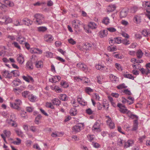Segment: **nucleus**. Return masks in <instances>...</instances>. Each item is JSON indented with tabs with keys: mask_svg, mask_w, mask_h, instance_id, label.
Instances as JSON below:
<instances>
[{
	"mask_svg": "<svg viewBox=\"0 0 150 150\" xmlns=\"http://www.w3.org/2000/svg\"><path fill=\"white\" fill-rule=\"evenodd\" d=\"M16 119L15 115L14 113H11L7 119L6 122L9 125L16 127L17 126V124L15 121Z\"/></svg>",
	"mask_w": 150,
	"mask_h": 150,
	"instance_id": "nucleus-1",
	"label": "nucleus"
},
{
	"mask_svg": "<svg viewBox=\"0 0 150 150\" xmlns=\"http://www.w3.org/2000/svg\"><path fill=\"white\" fill-rule=\"evenodd\" d=\"M34 17L36 19L37 24L38 25H41L44 23V17L42 14L37 13L34 15Z\"/></svg>",
	"mask_w": 150,
	"mask_h": 150,
	"instance_id": "nucleus-2",
	"label": "nucleus"
},
{
	"mask_svg": "<svg viewBox=\"0 0 150 150\" xmlns=\"http://www.w3.org/2000/svg\"><path fill=\"white\" fill-rule=\"evenodd\" d=\"M84 125L82 123H78L74 126L72 128V132L74 133L80 132L83 128Z\"/></svg>",
	"mask_w": 150,
	"mask_h": 150,
	"instance_id": "nucleus-3",
	"label": "nucleus"
},
{
	"mask_svg": "<svg viewBox=\"0 0 150 150\" xmlns=\"http://www.w3.org/2000/svg\"><path fill=\"white\" fill-rule=\"evenodd\" d=\"M92 130L94 133L99 132L101 131L99 122L97 121L94 123L92 127Z\"/></svg>",
	"mask_w": 150,
	"mask_h": 150,
	"instance_id": "nucleus-4",
	"label": "nucleus"
},
{
	"mask_svg": "<svg viewBox=\"0 0 150 150\" xmlns=\"http://www.w3.org/2000/svg\"><path fill=\"white\" fill-rule=\"evenodd\" d=\"M0 18L5 21L4 23L6 24L11 23L13 22L12 19L7 16H0Z\"/></svg>",
	"mask_w": 150,
	"mask_h": 150,
	"instance_id": "nucleus-5",
	"label": "nucleus"
},
{
	"mask_svg": "<svg viewBox=\"0 0 150 150\" xmlns=\"http://www.w3.org/2000/svg\"><path fill=\"white\" fill-rule=\"evenodd\" d=\"M117 106L119 108V110L121 113L125 114L127 111L128 110L127 109L126 106L121 103H118Z\"/></svg>",
	"mask_w": 150,
	"mask_h": 150,
	"instance_id": "nucleus-6",
	"label": "nucleus"
},
{
	"mask_svg": "<svg viewBox=\"0 0 150 150\" xmlns=\"http://www.w3.org/2000/svg\"><path fill=\"white\" fill-rule=\"evenodd\" d=\"M107 117L108 118V120L106 121L107 125L111 129H113L115 127V125L114 123L112 121L111 119L108 116Z\"/></svg>",
	"mask_w": 150,
	"mask_h": 150,
	"instance_id": "nucleus-7",
	"label": "nucleus"
},
{
	"mask_svg": "<svg viewBox=\"0 0 150 150\" xmlns=\"http://www.w3.org/2000/svg\"><path fill=\"white\" fill-rule=\"evenodd\" d=\"M128 11L126 8H123L122 10L120 13V18H124L126 17L128 14Z\"/></svg>",
	"mask_w": 150,
	"mask_h": 150,
	"instance_id": "nucleus-8",
	"label": "nucleus"
},
{
	"mask_svg": "<svg viewBox=\"0 0 150 150\" xmlns=\"http://www.w3.org/2000/svg\"><path fill=\"white\" fill-rule=\"evenodd\" d=\"M80 21L77 19L74 20L72 22V26L75 29H78L80 25Z\"/></svg>",
	"mask_w": 150,
	"mask_h": 150,
	"instance_id": "nucleus-9",
	"label": "nucleus"
},
{
	"mask_svg": "<svg viewBox=\"0 0 150 150\" xmlns=\"http://www.w3.org/2000/svg\"><path fill=\"white\" fill-rule=\"evenodd\" d=\"M17 60L20 64H22L24 62V59L23 55L22 54H19L17 55Z\"/></svg>",
	"mask_w": 150,
	"mask_h": 150,
	"instance_id": "nucleus-10",
	"label": "nucleus"
},
{
	"mask_svg": "<svg viewBox=\"0 0 150 150\" xmlns=\"http://www.w3.org/2000/svg\"><path fill=\"white\" fill-rule=\"evenodd\" d=\"M134 143V140L131 139L128 140L127 142L125 141V144H124V147L125 148H127L132 146Z\"/></svg>",
	"mask_w": 150,
	"mask_h": 150,
	"instance_id": "nucleus-11",
	"label": "nucleus"
},
{
	"mask_svg": "<svg viewBox=\"0 0 150 150\" xmlns=\"http://www.w3.org/2000/svg\"><path fill=\"white\" fill-rule=\"evenodd\" d=\"M52 36L50 35H46L44 36L45 41L48 42H50L53 39Z\"/></svg>",
	"mask_w": 150,
	"mask_h": 150,
	"instance_id": "nucleus-12",
	"label": "nucleus"
},
{
	"mask_svg": "<svg viewBox=\"0 0 150 150\" xmlns=\"http://www.w3.org/2000/svg\"><path fill=\"white\" fill-rule=\"evenodd\" d=\"M133 21L134 23L137 24L140 23L141 22V17L140 15H135L133 18Z\"/></svg>",
	"mask_w": 150,
	"mask_h": 150,
	"instance_id": "nucleus-13",
	"label": "nucleus"
},
{
	"mask_svg": "<svg viewBox=\"0 0 150 150\" xmlns=\"http://www.w3.org/2000/svg\"><path fill=\"white\" fill-rule=\"evenodd\" d=\"M77 100L78 103L83 106H85L87 104V102L85 101L80 96L78 97Z\"/></svg>",
	"mask_w": 150,
	"mask_h": 150,
	"instance_id": "nucleus-14",
	"label": "nucleus"
},
{
	"mask_svg": "<svg viewBox=\"0 0 150 150\" xmlns=\"http://www.w3.org/2000/svg\"><path fill=\"white\" fill-rule=\"evenodd\" d=\"M2 75L6 78H10L12 76L11 72H10L8 71H3Z\"/></svg>",
	"mask_w": 150,
	"mask_h": 150,
	"instance_id": "nucleus-15",
	"label": "nucleus"
},
{
	"mask_svg": "<svg viewBox=\"0 0 150 150\" xmlns=\"http://www.w3.org/2000/svg\"><path fill=\"white\" fill-rule=\"evenodd\" d=\"M22 78L24 80L28 82H29L30 81H31L32 82L34 81V80L33 78L28 75L26 76H22Z\"/></svg>",
	"mask_w": 150,
	"mask_h": 150,
	"instance_id": "nucleus-16",
	"label": "nucleus"
},
{
	"mask_svg": "<svg viewBox=\"0 0 150 150\" xmlns=\"http://www.w3.org/2000/svg\"><path fill=\"white\" fill-rule=\"evenodd\" d=\"M140 71L142 74L143 75H147L150 73V70L146 68V69L142 68L140 69Z\"/></svg>",
	"mask_w": 150,
	"mask_h": 150,
	"instance_id": "nucleus-17",
	"label": "nucleus"
},
{
	"mask_svg": "<svg viewBox=\"0 0 150 150\" xmlns=\"http://www.w3.org/2000/svg\"><path fill=\"white\" fill-rule=\"evenodd\" d=\"M96 67L97 69L103 71H106L107 69L105 66L99 64L96 65Z\"/></svg>",
	"mask_w": 150,
	"mask_h": 150,
	"instance_id": "nucleus-18",
	"label": "nucleus"
},
{
	"mask_svg": "<svg viewBox=\"0 0 150 150\" xmlns=\"http://www.w3.org/2000/svg\"><path fill=\"white\" fill-rule=\"evenodd\" d=\"M88 26L89 28L93 30L96 29L98 27V25L93 22H90Z\"/></svg>",
	"mask_w": 150,
	"mask_h": 150,
	"instance_id": "nucleus-19",
	"label": "nucleus"
},
{
	"mask_svg": "<svg viewBox=\"0 0 150 150\" xmlns=\"http://www.w3.org/2000/svg\"><path fill=\"white\" fill-rule=\"evenodd\" d=\"M116 8V6L115 4H110L108 7L107 12H111L114 11Z\"/></svg>",
	"mask_w": 150,
	"mask_h": 150,
	"instance_id": "nucleus-20",
	"label": "nucleus"
},
{
	"mask_svg": "<svg viewBox=\"0 0 150 150\" xmlns=\"http://www.w3.org/2000/svg\"><path fill=\"white\" fill-rule=\"evenodd\" d=\"M52 103L54 105L59 106L61 104V101L57 98H54L51 100Z\"/></svg>",
	"mask_w": 150,
	"mask_h": 150,
	"instance_id": "nucleus-21",
	"label": "nucleus"
},
{
	"mask_svg": "<svg viewBox=\"0 0 150 150\" xmlns=\"http://www.w3.org/2000/svg\"><path fill=\"white\" fill-rule=\"evenodd\" d=\"M26 68L27 69L29 70H32L33 69V63L31 61H29L27 62L26 64Z\"/></svg>",
	"mask_w": 150,
	"mask_h": 150,
	"instance_id": "nucleus-22",
	"label": "nucleus"
},
{
	"mask_svg": "<svg viewBox=\"0 0 150 150\" xmlns=\"http://www.w3.org/2000/svg\"><path fill=\"white\" fill-rule=\"evenodd\" d=\"M99 34L100 37L103 38L106 36L107 35V31L105 30H101L99 32Z\"/></svg>",
	"mask_w": 150,
	"mask_h": 150,
	"instance_id": "nucleus-23",
	"label": "nucleus"
},
{
	"mask_svg": "<svg viewBox=\"0 0 150 150\" xmlns=\"http://www.w3.org/2000/svg\"><path fill=\"white\" fill-rule=\"evenodd\" d=\"M23 23L25 25H29L32 24V22L30 19L25 18L22 20Z\"/></svg>",
	"mask_w": 150,
	"mask_h": 150,
	"instance_id": "nucleus-24",
	"label": "nucleus"
},
{
	"mask_svg": "<svg viewBox=\"0 0 150 150\" xmlns=\"http://www.w3.org/2000/svg\"><path fill=\"white\" fill-rule=\"evenodd\" d=\"M17 103L15 102L14 103H13L12 102H10V106L11 108L19 110L20 109V107Z\"/></svg>",
	"mask_w": 150,
	"mask_h": 150,
	"instance_id": "nucleus-25",
	"label": "nucleus"
},
{
	"mask_svg": "<svg viewBox=\"0 0 150 150\" xmlns=\"http://www.w3.org/2000/svg\"><path fill=\"white\" fill-rule=\"evenodd\" d=\"M21 83V80L19 79H16L12 82V85L14 86H16L20 85Z\"/></svg>",
	"mask_w": 150,
	"mask_h": 150,
	"instance_id": "nucleus-26",
	"label": "nucleus"
},
{
	"mask_svg": "<svg viewBox=\"0 0 150 150\" xmlns=\"http://www.w3.org/2000/svg\"><path fill=\"white\" fill-rule=\"evenodd\" d=\"M125 140H123L121 138H119L117 141V144L120 146H124Z\"/></svg>",
	"mask_w": 150,
	"mask_h": 150,
	"instance_id": "nucleus-27",
	"label": "nucleus"
},
{
	"mask_svg": "<svg viewBox=\"0 0 150 150\" xmlns=\"http://www.w3.org/2000/svg\"><path fill=\"white\" fill-rule=\"evenodd\" d=\"M138 119L137 118L136 120H134V124L132 130L135 131L136 130L138 127Z\"/></svg>",
	"mask_w": 150,
	"mask_h": 150,
	"instance_id": "nucleus-28",
	"label": "nucleus"
},
{
	"mask_svg": "<svg viewBox=\"0 0 150 150\" xmlns=\"http://www.w3.org/2000/svg\"><path fill=\"white\" fill-rule=\"evenodd\" d=\"M59 98L61 100L64 101H66L68 100L67 96L65 94H60Z\"/></svg>",
	"mask_w": 150,
	"mask_h": 150,
	"instance_id": "nucleus-29",
	"label": "nucleus"
},
{
	"mask_svg": "<svg viewBox=\"0 0 150 150\" xmlns=\"http://www.w3.org/2000/svg\"><path fill=\"white\" fill-rule=\"evenodd\" d=\"M142 34L145 37H149L150 36V32L148 30H144L142 31Z\"/></svg>",
	"mask_w": 150,
	"mask_h": 150,
	"instance_id": "nucleus-30",
	"label": "nucleus"
},
{
	"mask_svg": "<svg viewBox=\"0 0 150 150\" xmlns=\"http://www.w3.org/2000/svg\"><path fill=\"white\" fill-rule=\"evenodd\" d=\"M28 98L30 101L34 102L35 101L37 98L36 96H34L33 94H30Z\"/></svg>",
	"mask_w": 150,
	"mask_h": 150,
	"instance_id": "nucleus-31",
	"label": "nucleus"
},
{
	"mask_svg": "<svg viewBox=\"0 0 150 150\" xmlns=\"http://www.w3.org/2000/svg\"><path fill=\"white\" fill-rule=\"evenodd\" d=\"M35 65L37 68H41L43 67V62L41 61H36Z\"/></svg>",
	"mask_w": 150,
	"mask_h": 150,
	"instance_id": "nucleus-32",
	"label": "nucleus"
},
{
	"mask_svg": "<svg viewBox=\"0 0 150 150\" xmlns=\"http://www.w3.org/2000/svg\"><path fill=\"white\" fill-rule=\"evenodd\" d=\"M4 2L6 4L10 7H13L14 5V4L13 2L11 1L8 0H4Z\"/></svg>",
	"mask_w": 150,
	"mask_h": 150,
	"instance_id": "nucleus-33",
	"label": "nucleus"
},
{
	"mask_svg": "<svg viewBox=\"0 0 150 150\" xmlns=\"http://www.w3.org/2000/svg\"><path fill=\"white\" fill-rule=\"evenodd\" d=\"M125 114H127V115L129 117H132L133 118H135L136 119L138 118V117L134 115L133 114L132 112L129 110H127V111L126 112Z\"/></svg>",
	"mask_w": 150,
	"mask_h": 150,
	"instance_id": "nucleus-34",
	"label": "nucleus"
},
{
	"mask_svg": "<svg viewBox=\"0 0 150 150\" xmlns=\"http://www.w3.org/2000/svg\"><path fill=\"white\" fill-rule=\"evenodd\" d=\"M16 132L17 134L19 136L23 138L24 137L25 135L23 134V132L20 130L18 129L17 130H16Z\"/></svg>",
	"mask_w": 150,
	"mask_h": 150,
	"instance_id": "nucleus-35",
	"label": "nucleus"
},
{
	"mask_svg": "<svg viewBox=\"0 0 150 150\" xmlns=\"http://www.w3.org/2000/svg\"><path fill=\"white\" fill-rule=\"evenodd\" d=\"M127 39L125 38L122 40V43L126 45H129L130 43V42Z\"/></svg>",
	"mask_w": 150,
	"mask_h": 150,
	"instance_id": "nucleus-36",
	"label": "nucleus"
},
{
	"mask_svg": "<svg viewBox=\"0 0 150 150\" xmlns=\"http://www.w3.org/2000/svg\"><path fill=\"white\" fill-rule=\"evenodd\" d=\"M45 55L47 57L52 58L53 56V54L50 52L47 51L44 53Z\"/></svg>",
	"mask_w": 150,
	"mask_h": 150,
	"instance_id": "nucleus-37",
	"label": "nucleus"
},
{
	"mask_svg": "<svg viewBox=\"0 0 150 150\" xmlns=\"http://www.w3.org/2000/svg\"><path fill=\"white\" fill-rule=\"evenodd\" d=\"M102 23L105 25H108L110 23V19L108 17H105L102 21Z\"/></svg>",
	"mask_w": 150,
	"mask_h": 150,
	"instance_id": "nucleus-38",
	"label": "nucleus"
},
{
	"mask_svg": "<svg viewBox=\"0 0 150 150\" xmlns=\"http://www.w3.org/2000/svg\"><path fill=\"white\" fill-rule=\"evenodd\" d=\"M70 113L71 115H75L77 113L76 109L75 108H72L70 111Z\"/></svg>",
	"mask_w": 150,
	"mask_h": 150,
	"instance_id": "nucleus-39",
	"label": "nucleus"
},
{
	"mask_svg": "<svg viewBox=\"0 0 150 150\" xmlns=\"http://www.w3.org/2000/svg\"><path fill=\"white\" fill-rule=\"evenodd\" d=\"M136 55L138 58H142L143 55V53L141 50H139L136 52Z\"/></svg>",
	"mask_w": 150,
	"mask_h": 150,
	"instance_id": "nucleus-40",
	"label": "nucleus"
},
{
	"mask_svg": "<svg viewBox=\"0 0 150 150\" xmlns=\"http://www.w3.org/2000/svg\"><path fill=\"white\" fill-rule=\"evenodd\" d=\"M115 42L117 44H120L122 43V40L120 37H117L114 38Z\"/></svg>",
	"mask_w": 150,
	"mask_h": 150,
	"instance_id": "nucleus-41",
	"label": "nucleus"
},
{
	"mask_svg": "<svg viewBox=\"0 0 150 150\" xmlns=\"http://www.w3.org/2000/svg\"><path fill=\"white\" fill-rule=\"evenodd\" d=\"M38 30L40 32H44L47 30V28L45 26H41L37 28Z\"/></svg>",
	"mask_w": 150,
	"mask_h": 150,
	"instance_id": "nucleus-42",
	"label": "nucleus"
},
{
	"mask_svg": "<svg viewBox=\"0 0 150 150\" xmlns=\"http://www.w3.org/2000/svg\"><path fill=\"white\" fill-rule=\"evenodd\" d=\"M124 77L125 78L131 79L132 80H134V77L133 76L132 74H125L124 75Z\"/></svg>",
	"mask_w": 150,
	"mask_h": 150,
	"instance_id": "nucleus-43",
	"label": "nucleus"
},
{
	"mask_svg": "<svg viewBox=\"0 0 150 150\" xmlns=\"http://www.w3.org/2000/svg\"><path fill=\"white\" fill-rule=\"evenodd\" d=\"M17 41H18L20 44H22L25 42V39L24 38L21 37H18L16 39Z\"/></svg>",
	"mask_w": 150,
	"mask_h": 150,
	"instance_id": "nucleus-44",
	"label": "nucleus"
},
{
	"mask_svg": "<svg viewBox=\"0 0 150 150\" xmlns=\"http://www.w3.org/2000/svg\"><path fill=\"white\" fill-rule=\"evenodd\" d=\"M22 96L24 97L28 98L30 94V93L29 91H25L22 92Z\"/></svg>",
	"mask_w": 150,
	"mask_h": 150,
	"instance_id": "nucleus-45",
	"label": "nucleus"
},
{
	"mask_svg": "<svg viewBox=\"0 0 150 150\" xmlns=\"http://www.w3.org/2000/svg\"><path fill=\"white\" fill-rule=\"evenodd\" d=\"M60 85L63 86L64 88H67L69 86L68 84L65 81H61L60 82Z\"/></svg>",
	"mask_w": 150,
	"mask_h": 150,
	"instance_id": "nucleus-46",
	"label": "nucleus"
},
{
	"mask_svg": "<svg viewBox=\"0 0 150 150\" xmlns=\"http://www.w3.org/2000/svg\"><path fill=\"white\" fill-rule=\"evenodd\" d=\"M42 117V116L40 114H39L37 115L35 118V122L36 124H38L39 123V120L41 119Z\"/></svg>",
	"mask_w": 150,
	"mask_h": 150,
	"instance_id": "nucleus-47",
	"label": "nucleus"
},
{
	"mask_svg": "<svg viewBox=\"0 0 150 150\" xmlns=\"http://www.w3.org/2000/svg\"><path fill=\"white\" fill-rule=\"evenodd\" d=\"M45 106L46 107L50 108L52 109H53L54 108L52 104L50 102H47L46 103Z\"/></svg>",
	"mask_w": 150,
	"mask_h": 150,
	"instance_id": "nucleus-48",
	"label": "nucleus"
},
{
	"mask_svg": "<svg viewBox=\"0 0 150 150\" xmlns=\"http://www.w3.org/2000/svg\"><path fill=\"white\" fill-rule=\"evenodd\" d=\"M16 140L13 142L14 144L16 145H19L21 143V140L18 138H16Z\"/></svg>",
	"mask_w": 150,
	"mask_h": 150,
	"instance_id": "nucleus-49",
	"label": "nucleus"
},
{
	"mask_svg": "<svg viewBox=\"0 0 150 150\" xmlns=\"http://www.w3.org/2000/svg\"><path fill=\"white\" fill-rule=\"evenodd\" d=\"M115 66L119 71H122V67L120 64L117 63H116L115 64Z\"/></svg>",
	"mask_w": 150,
	"mask_h": 150,
	"instance_id": "nucleus-50",
	"label": "nucleus"
},
{
	"mask_svg": "<svg viewBox=\"0 0 150 150\" xmlns=\"http://www.w3.org/2000/svg\"><path fill=\"white\" fill-rule=\"evenodd\" d=\"M11 73H13V74L14 76L17 77L19 75V71L17 70H15L14 71H12L11 72Z\"/></svg>",
	"mask_w": 150,
	"mask_h": 150,
	"instance_id": "nucleus-51",
	"label": "nucleus"
},
{
	"mask_svg": "<svg viewBox=\"0 0 150 150\" xmlns=\"http://www.w3.org/2000/svg\"><path fill=\"white\" fill-rule=\"evenodd\" d=\"M97 81L99 84H102L103 82V79L101 76L97 77Z\"/></svg>",
	"mask_w": 150,
	"mask_h": 150,
	"instance_id": "nucleus-52",
	"label": "nucleus"
},
{
	"mask_svg": "<svg viewBox=\"0 0 150 150\" xmlns=\"http://www.w3.org/2000/svg\"><path fill=\"white\" fill-rule=\"evenodd\" d=\"M127 86H125V85L124 83H122V84H120L118 86H117V88L119 89H123V88H127Z\"/></svg>",
	"mask_w": 150,
	"mask_h": 150,
	"instance_id": "nucleus-53",
	"label": "nucleus"
},
{
	"mask_svg": "<svg viewBox=\"0 0 150 150\" xmlns=\"http://www.w3.org/2000/svg\"><path fill=\"white\" fill-rule=\"evenodd\" d=\"M85 91L86 92L89 94H90V93L93 91V89L89 87H87L86 88Z\"/></svg>",
	"mask_w": 150,
	"mask_h": 150,
	"instance_id": "nucleus-54",
	"label": "nucleus"
},
{
	"mask_svg": "<svg viewBox=\"0 0 150 150\" xmlns=\"http://www.w3.org/2000/svg\"><path fill=\"white\" fill-rule=\"evenodd\" d=\"M12 45H13L14 47L17 48V49L20 50L21 49L20 46L19 45V44L17 42H14L12 43Z\"/></svg>",
	"mask_w": 150,
	"mask_h": 150,
	"instance_id": "nucleus-55",
	"label": "nucleus"
},
{
	"mask_svg": "<svg viewBox=\"0 0 150 150\" xmlns=\"http://www.w3.org/2000/svg\"><path fill=\"white\" fill-rule=\"evenodd\" d=\"M81 70L86 73L89 71V69L88 68L87 66L85 64L83 65Z\"/></svg>",
	"mask_w": 150,
	"mask_h": 150,
	"instance_id": "nucleus-56",
	"label": "nucleus"
},
{
	"mask_svg": "<svg viewBox=\"0 0 150 150\" xmlns=\"http://www.w3.org/2000/svg\"><path fill=\"white\" fill-rule=\"evenodd\" d=\"M121 35L123 37L126 38H129V35L126 33L124 32H122L120 33Z\"/></svg>",
	"mask_w": 150,
	"mask_h": 150,
	"instance_id": "nucleus-57",
	"label": "nucleus"
},
{
	"mask_svg": "<svg viewBox=\"0 0 150 150\" xmlns=\"http://www.w3.org/2000/svg\"><path fill=\"white\" fill-rule=\"evenodd\" d=\"M55 91L57 93H60L62 92L63 90L60 88L58 86H56L55 89Z\"/></svg>",
	"mask_w": 150,
	"mask_h": 150,
	"instance_id": "nucleus-58",
	"label": "nucleus"
},
{
	"mask_svg": "<svg viewBox=\"0 0 150 150\" xmlns=\"http://www.w3.org/2000/svg\"><path fill=\"white\" fill-rule=\"evenodd\" d=\"M109 137L110 138H113L116 136V133L115 132H112L108 134Z\"/></svg>",
	"mask_w": 150,
	"mask_h": 150,
	"instance_id": "nucleus-59",
	"label": "nucleus"
},
{
	"mask_svg": "<svg viewBox=\"0 0 150 150\" xmlns=\"http://www.w3.org/2000/svg\"><path fill=\"white\" fill-rule=\"evenodd\" d=\"M108 50L111 51H115L117 50V48L115 46H109L108 48Z\"/></svg>",
	"mask_w": 150,
	"mask_h": 150,
	"instance_id": "nucleus-60",
	"label": "nucleus"
},
{
	"mask_svg": "<svg viewBox=\"0 0 150 150\" xmlns=\"http://www.w3.org/2000/svg\"><path fill=\"white\" fill-rule=\"evenodd\" d=\"M3 132L6 137H9L11 134L9 130H5Z\"/></svg>",
	"mask_w": 150,
	"mask_h": 150,
	"instance_id": "nucleus-61",
	"label": "nucleus"
},
{
	"mask_svg": "<svg viewBox=\"0 0 150 150\" xmlns=\"http://www.w3.org/2000/svg\"><path fill=\"white\" fill-rule=\"evenodd\" d=\"M68 41L69 43L72 45H74L76 43V42L72 38L68 39Z\"/></svg>",
	"mask_w": 150,
	"mask_h": 150,
	"instance_id": "nucleus-62",
	"label": "nucleus"
},
{
	"mask_svg": "<svg viewBox=\"0 0 150 150\" xmlns=\"http://www.w3.org/2000/svg\"><path fill=\"white\" fill-rule=\"evenodd\" d=\"M103 104H101L100 103H98L97 104V108L98 110H102L103 106Z\"/></svg>",
	"mask_w": 150,
	"mask_h": 150,
	"instance_id": "nucleus-63",
	"label": "nucleus"
},
{
	"mask_svg": "<svg viewBox=\"0 0 150 150\" xmlns=\"http://www.w3.org/2000/svg\"><path fill=\"white\" fill-rule=\"evenodd\" d=\"M2 116L8 118L9 116V114H8L7 112H3L2 113Z\"/></svg>",
	"mask_w": 150,
	"mask_h": 150,
	"instance_id": "nucleus-64",
	"label": "nucleus"
}]
</instances>
